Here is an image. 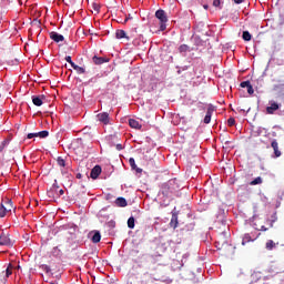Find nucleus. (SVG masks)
Returning a JSON list of instances; mask_svg holds the SVG:
<instances>
[{"label":"nucleus","mask_w":284,"mask_h":284,"mask_svg":"<svg viewBox=\"0 0 284 284\" xmlns=\"http://www.w3.org/2000/svg\"><path fill=\"white\" fill-rule=\"evenodd\" d=\"M63 194H65V191H63V189H60V186L57 183V181H54L53 185L48 191V196L50 199H59V196H63Z\"/></svg>","instance_id":"nucleus-1"},{"label":"nucleus","mask_w":284,"mask_h":284,"mask_svg":"<svg viewBox=\"0 0 284 284\" xmlns=\"http://www.w3.org/2000/svg\"><path fill=\"white\" fill-rule=\"evenodd\" d=\"M155 17H156V19H159L160 30L163 32V30H165L166 23H168V16L165 14V11L163 9H159L155 12Z\"/></svg>","instance_id":"nucleus-2"},{"label":"nucleus","mask_w":284,"mask_h":284,"mask_svg":"<svg viewBox=\"0 0 284 284\" xmlns=\"http://www.w3.org/2000/svg\"><path fill=\"white\" fill-rule=\"evenodd\" d=\"M97 119L100 121V123H103V125L110 124V114L108 112L99 113Z\"/></svg>","instance_id":"nucleus-3"},{"label":"nucleus","mask_w":284,"mask_h":284,"mask_svg":"<svg viewBox=\"0 0 284 284\" xmlns=\"http://www.w3.org/2000/svg\"><path fill=\"white\" fill-rule=\"evenodd\" d=\"M214 105L210 104L206 111V114L204 116V123L207 124L210 121H212V114H214Z\"/></svg>","instance_id":"nucleus-4"},{"label":"nucleus","mask_w":284,"mask_h":284,"mask_svg":"<svg viewBox=\"0 0 284 284\" xmlns=\"http://www.w3.org/2000/svg\"><path fill=\"white\" fill-rule=\"evenodd\" d=\"M50 39L55 43H61V41H65V38L62 34H59L57 31L50 32Z\"/></svg>","instance_id":"nucleus-5"},{"label":"nucleus","mask_w":284,"mask_h":284,"mask_svg":"<svg viewBox=\"0 0 284 284\" xmlns=\"http://www.w3.org/2000/svg\"><path fill=\"white\" fill-rule=\"evenodd\" d=\"M92 61L95 65H103V63H110V59L109 58H104V57H97L94 55L92 58Z\"/></svg>","instance_id":"nucleus-6"},{"label":"nucleus","mask_w":284,"mask_h":284,"mask_svg":"<svg viewBox=\"0 0 284 284\" xmlns=\"http://www.w3.org/2000/svg\"><path fill=\"white\" fill-rule=\"evenodd\" d=\"M280 108H281V104L272 101V102H270V106L266 108V113L274 114L276 112V110H278Z\"/></svg>","instance_id":"nucleus-7"},{"label":"nucleus","mask_w":284,"mask_h":284,"mask_svg":"<svg viewBox=\"0 0 284 284\" xmlns=\"http://www.w3.org/2000/svg\"><path fill=\"white\" fill-rule=\"evenodd\" d=\"M271 146L274 151L273 159H278L281 156V150L278 149V142L276 140H273L271 143Z\"/></svg>","instance_id":"nucleus-8"},{"label":"nucleus","mask_w":284,"mask_h":284,"mask_svg":"<svg viewBox=\"0 0 284 284\" xmlns=\"http://www.w3.org/2000/svg\"><path fill=\"white\" fill-rule=\"evenodd\" d=\"M0 245L12 246V240H10V235L1 234L0 235Z\"/></svg>","instance_id":"nucleus-9"},{"label":"nucleus","mask_w":284,"mask_h":284,"mask_svg":"<svg viewBox=\"0 0 284 284\" xmlns=\"http://www.w3.org/2000/svg\"><path fill=\"white\" fill-rule=\"evenodd\" d=\"M43 99H45V95H32L33 105L41 108V105H43Z\"/></svg>","instance_id":"nucleus-10"},{"label":"nucleus","mask_w":284,"mask_h":284,"mask_svg":"<svg viewBox=\"0 0 284 284\" xmlns=\"http://www.w3.org/2000/svg\"><path fill=\"white\" fill-rule=\"evenodd\" d=\"M101 174V166L95 165L90 173L91 179H99V175Z\"/></svg>","instance_id":"nucleus-11"},{"label":"nucleus","mask_w":284,"mask_h":284,"mask_svg":"<svg viewBox=\"0 0 284 284\" xmlns=\"http://www.w3.org/2000/svg\"><path fill=\"white\" fill-rule=\"evenodd\" d=\"M2 204L4 205V211L8 213V212H12V200L10 199H6V200H2Z\"/></svg>","instance_id":"nucleus-12"},{"label":"nucleus","mask_w":284,"mask_h":284,"mask_svg":"<svg viewBox=\"0 0 284 284\" xmlns=\"http://www.w3.org/2000/svg\"><path fill=\"white\" fill-rule=\"evenodd\" d=\"M115 205L118 207H128V200H125V197H118L115 200Z\"/></svg>","instance_id":"nucleus-13"},{"label":"nucleus","mask_w":284,"mask_h":284,"mask_svg":"<svg viewBox=\"0 0 284 284\" xmlns=\"http://www.w3.org/2000/svg\"><path fill=\"white\" fill-rule=\"evenodd\" d=\"M129 125L130 128H133V130H141L142 125L136 121L135 119H130L129 120Z\"/></svg>","instance_id":"nucleus-14"},{"label":"nucleus","mask_w":284,"mask_h":284,"mask_svg":"<svg viewBox=\"0 0 284 284\" xmlns=\"http://www.w3.org/2000/svg\"><path fill=\"white\" fill-rule=\"evenodd\" d=\"M170 226L173 227V230H176L179 227V217L176 215L172 216Z\"/></svg>","instance_id":"nucleus-15"},{"label":"nucleus","mask_w":284,"mask_h":284,"mask_svg":"<svg viewBox=\"0 0 284 284\" xmlns=\"http://www.w3.org/2000/svg\"><path fill=\"white\" fill-rule=\"evenodd\" d=\"M172 180H170L169 182L162 184V190H163V194H168V192H170V185H172Z\"/></svg>","instance_id":"nucleus-16"},{"label":"nucleus","mask_w":284,"mask_h":284,"mask_svg":"<svg viewBox=\"0 0 284 284\" xmlns=\"http://www.w3.org/2000/svg\"><path fill=\"white\" fill-rule=\"evenodd\" d=\"M265 247L268 252H272V250H274V247H276V243H274L272 240H268L265 244Z\"/></svg>","instance_id":"nucleus-17"},{"label":"nucleus","mask_w":284,"mask_h":284,"mask_svg":"<svg viewBox=\"0 0 284 284\" xmlns=\"http://www.w3.org/2000/svg\"><path fill=\"white\" fill-rule=\"evenodd\" d=\"M115 37L116 39H128V36L125 34L124 30H116Z\"/></svg>","instance_id":"nucleus-18"},{"label":"nucleus","mask_w":284,"mask_h":284,"mask_svg":"<svg viewBox=\"0 0 284 284\" xmlns=\"http://www.w3.org/2000/svg\"><path fill=\"white\" fill-rule=\"evenodd\" d=\"M92 243H101V233L95 232L91 239Z\"/></svg>","instance_id":"nucleus-19"},{"label":"nucleus","mask_w":284,"mask_h":284,"mask_svg":"<svg viewBox=\"0 0 284 284\" xmlns=\"http://www.w3.org/2000/svg\"><path fill=\"white\" fill-rule=\"evenodd\" d=\"M72 68L75 70L77 74H85V68L79 67L77 64H74Z\"/></svg>","instance_id":"nucleus-20"},{"label":"nucleus","mask_w":284,"mask_h":284,"mask_svg":"<svg viewBox=\"0 0 284 284\" xmlns=\"http://www.w3.org/2000/svg\"><path fill=\"white\" fill-rule=\"evenodd\" d=\"M261 183H263V178L257 176L253 181L250 182V185H261Z\"/></svg>","instance_id":"nucleus-21"},{"label":"nucleus","mask_w":284,"mask_h":284,"mask_svg":"<svg viewBox=\"0 0 284 284\" xmlns=\"http://www.w3.org/2000/svg\"><path fill=\"white\" fill-rule=\"evenodd\" d=\"M92 9L94 10L95 14H99V12H101V4L98 2H93Z\"/></svg>","instance_id":"nucleus-22"},{"label":"nucleus","mask_w":284,"mask_h":284,"mask_svg":"<svg viewBox=\"0 0 284 284\" xmlns=\"http://www.w3.org/2000/svg\"><path fill=\"white\" fill-rule=\"evenodd\" d=\"M242 38H243L245 41H252V34L250 33V31H243Z\"/></svg>","instance_id":"nucleus-23"},{"label":"nucleus","mask_w":284,"mask_h":284,"mask_svg":"<svg viewBox=\"0 0 284 284\" xmlns=\"http://www.w3.org/2000/svg\"><path fill=\"white\" fill-rule=\"evenodd\" d=\"M8 213L6 211V206L3 204V202H1L0 204V219H3V216H6Z\"/></svg>","instance_id":"nucleus-24"},{"label":"nucleus","mask_w":284,"mask_h":284,"mask_svg":"<svg viewBox=\"0 0 284 284\" xmlns=\"http://www.w3.org/2000/svg\"><path fill=\"white\" fill-rule=\"evenodd\" d=\"M57 163L60 168H65V159L63 156H58Z\"/></svg>","instance_id":"nucleus-25"},{"label":"nucleus","mask_w":284,"mask_h":284,"mask_svg":"<svg viewBox=\"0 0 284 284\" xmlns=\"http://www.w3.org/2000/svg\"><path fill=\"white\" fill-rule=\"evenodd\" d=\"M252 241V236L250 234H244L242 240V245H245L246 243H250Z\"/></svg>","instance_id":"nucleus-26"},{"label":"nucleus","mask_w":284,"mask_h":284,"mask_svg":"<svg viewBox=\"0 0 284 284\" xmlns=\"http://www.w3.org/2000/svg\"><path fill=\"white\" fill-rule=\"evenodd\" d=\"M38 136L40 139H47V136L50 134L48 131H40V132H37Z\"/></svg>","instance_id":"nucleus-27"},{"label":"nucleus","mask_w":284,"mask_h":284,"mask_svg":"<svg viewBox=\"0 0 284 284\" xmlns=\"http://www.w3.org/2000/svg\"><path fill=\"white\" fill-rule=\"evenodd\" d=\"M128 227L130 229V230H134V217H129V220H128Z\"/></svg>","instance_id":"nucleus-28"},{"label":"nucleus","mask_w":284,"mask_h":284,"mask_svg":"<svg viewBox=\"0 0 284 284\" xmlns=\"http://www.w3.org/2000/svg\"><path fill=\"white\" fill-rule=\"evenodd\" d=\"M187 50H190V47L187 44H182L179 47V52L181 53L187 52Z\"/></svg>","instance_id":"nucleus-29"},{"label":"nucleus","mask_w":284,"mask_h":284,"mask_svg":"<svg viewBox=\"0 0 284 284\" xmlns=\"http://www.w3.org/2000/svg\"><path fill=\"white\" fill-rule=\"evenodd\" d=\"M12 276V264H9V266L6 270V277Z\"/></svg>","instance_id":"nucleus-30"},{"label":"nucleus","mask_w":284,"mask_h":284,"mask_svg":"<svg viewBox=\"0 0 284 284\" xmlns=\"http://www.w3.org/2000/svg\"><path fill=\"white\" fill-rule=\"evenodd\" d=\"M236 124V120L234 119V118H230L229 120H227V125H229V128H232L233 125H235Z\"/></svg>","instance_id":"nucleus-31"},{"label":"nucleus","mask_w":284,"mask_h":284,"mask_svg":"<svg viewBox=\"0 0 284 284\" xmlns=\"http://www.w3.org/2000/svg\"><path fill=\"white\" fill-rule=\"evenodd\" d=\"M129 163H130L132 170H136V162L134 161V158L129 159Z\"/></svg>","instance_id":"nucleus-32"},{"label":"nucleus","mask_w":284,"mask_h":284,"mask_svg":"<svg viewBox=\"0 0 284 284\" xmlns=\"http://www.w3.org/2000/svg\"><path fill=\"white\" fill-rule=\"evenodd\" d=\"M64 59H65L67 63H70L71 68L75 64V63L72 61V57L67 55Z\"/></svg>","instance_id":"nucleus-33"},{"label":"nucleus","mask_w":284,"mask_h":284,"mask_svg":"<svg viewBox=\"0 0 284 284\" xmlns=\"http://www.w3.org/2000/svg\"><path fill=\"white\" fill-rule=\"evenodd\" d=\"M213 7L220 8V10H221V8H223V7H221V0H213Z\"/></svg>","instance_id":"nucleus-34"},{"label":"nucleus","mask_w":284,"mask_h":284,"mask_svg":"<svg viewBox=\"0 0 284 284\" xmlns=\"http://www.w3.org/2000/svg\"><path fill=\"white\" fill-rule=\"evenodd\" d=\"M252 83L250 81H243L241 82V88H247L248 85H251Z\"/></svg>","instance_id":"nucleus-35"},{"label":"nucleus","mask_w":284,"mask_h":284,"mask_svg":"<svg viewBox=\"0 0 284 284\" xmlns=\"http://www.w3.org/2000/svg\"><path fill=\"white\" fill-rule=\"evenodd\" d=\"M246 89L250 94H254V87H252V84H248Z\"/></svg>","instance_id":"nucleus-36"},{"label":"nucleus","mask_w":284,"mask_h":284,"mask_svg":"<svg viewBox=\"0 0 284 284\" xmlns=\"http://www.w3.org/2000/svg\"><path fill=\"white\" fill-rule=\"evenodd\" d=\"M274 223H276V213L272 215L271 227H274Z\"/></svg>","instance_id":"nucleus-37"},{"label":"nucleus","mask_w":284,"mask_h":284,"mask_svg":"<svg viewBox=\"0 0 284 284\" xmlns=\"http://www.w3.org/2000/svg\"><path fill=\"white\" fill-rule=\"evenodd\" d=\"M37 136H38L37 133H29V134L27 135V139H34V138H37Z\"/></svg>","instance_id":"nucleus-38"},{"label":"nucleus","mask_w":284,"mask_h":284,"mask_svg":"<svg viewBox=\"0 0 284 284\" xmlns=\"http://www.w3.org/2000/svg\"><path fill=\"white\" fill-rule=\"evenodd\" d=\"M115 148H116V150H118L119 152H121V150H123V145H122V144H116Z\"/></svg>","instance_id":"nucleus-39"},{"label":"nucleus","mask_w":284,"mask_h":284,"mask_svg":"<svg viewBox=\"0 0 284 284\" xmlns=\"http://www.w3.org/2000/svg\"><path fill=\"white\" fill-rule=\"evenodd\" d=\"M244 0H234V3H236L237 6H240V3H243Z\"/></svg>","instance_id":"nucleus-40"},{"label":"nucleus","mask_w":284,"mask_h":284,"mask_svg":"<svg viewBox=\"0 0 284 284\" xmlns=\"http://www.w3.org/2000/svg\"><path fill=\"white\" fill-rule=\"evenodd\" d=\"M261 232H267V227H265V226H261Z\"/></svg>","instance_id":"nucleus-41"},{"label":"nucleus","mask_w":284,"mask_h":284,"mask_svg":"<svg viewBox=\"0 0 284 284\" xmlns=\"http://www.w3.org/2000/svg\"><path fill=\"white\" fill-rule=\"evenodd\" d=\"M203 8H204V10H209V9H210V6L204 4Z\"/></svg>","instance_id":"nucleus-42"},{"label":"nucleus","mask_w":284,"mask_h":284,"mask_svg":"<svg viewBox=\"0 0 284 284\" xmlns=\"http://www.w3.org/2000/svg\"><path fill=\"white\" fill-rule=\"evenodd\" d=\"M4 144L0 145V152H3Z\"/></svg>","instance_id":"nucleus-43"},{"label":"nucleus","mask_w":284,"mask_h":284,"mask_svg":"<svg viewBox=\"0 0 284 284\" xmlns=\"http://www.w3.org/2000/svg\"><path fill=\"white\" fill-rule=\"evenodd\" d=\"M81 176H82L81 173H78V174L75 175L77 179H81Z\"/></svg>","instance_id":"nucleus-44"},{"label":"nucleus","mask_w":284,"mask_h":284,"mask_svg":"<svg viewBox=\"0 0 284 284\" xmlns=\"http://www.w3.org/2000/svg\"><path fill=\"white\" fill-rule=\"evenodd\" d=\"M124 23H128V18L124 20Z\"/></svg>","instance_id":"nucleus-45"}]
</instances>
